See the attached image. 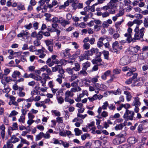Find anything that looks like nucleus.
<instances>
[{
  "label": "nucleus",
  "mask_w": 148,
  "mask_h": 148,
  "mask_svg": "<svg viewBox=\"0 0 148 148\" xmlns=\"http://www.w3.org/2000/svg\"><path fill=\"white\" fill-rule=\"evenodd\" d=\"M145 30V28L144 27H142L140 29L138 26H136L134 30L135 34L134 39H135V40H140L141 38H143Z\"/></svg>",
  "instance_id": "1"
},
{
  "label": "nucleus",
  "mask_w": 148,
  "mask_h": 148,
  "mask_svg": "<svg viewBox=\"0 0 148 148\" xmlns=\"http://www.w3.org/2000/svg\"><path fill=\"white\" fill-rule=\"evenodd\" d=\"M52 22L58 23L61 24L64 27H65L67 25H69V22L66 21L62 17H60L59 18L56 17H54L51 20Z\"/></svg>",
  "instance_id": "2"
},
{
  "label": "nucleus",
  "mask_w": 148,
  "mask_h": 148,
  "mask_svg": "<svg viewBox=\"0 0 148 148\" xmlns=\"http://www.w3.org/2000/svg\"><path fill=\"white\" fill-rule=\"evenodd\" d=\"M134 114L133 111L126 109L123 116V117L127 120H132L134 118Z\"/></svg>",
  "instance_id": "3"
},
{
  "label": "nucleus",
  "mask_w": 148,
  "mask_h": 148,
  "mask_svg": "<svg viewBox=\"0 0 148 148\" xmlns=\"http://www.w3.org/2000/svg\"><path fill=\"white\" fill-rule=\"evenodd\" d=\"M32 78L37 81H40L42 86L45 87V86L46 80L45 79H42L41 77L38 75H35L33 73L32 74Z\"/></svg>",
  "instance_id": "4"
},
{
  "label": "nucleus",
  "mask_w": 148,
  "mask_h": 148,
  "mask_svg": "<svg viewBox=\"0 0 148 148\" xmlns=\"http://www.w3.org/2000/svg\"><path fill=\"white\" fill-rule=\"evenodd\" d=\"M112 47L113 49L112 51L116 53H117L119 49H122L121 45L119 44L118 42L117 41L113 43Z\"/></svg>",
  "instance_id": "5"
},
{
  "label": "nucleus",
  "mask_w": 148,
  "mask_h": 148,
  "mask_svg": "<svg viewBox=\"0 0 148 148\" xmlns=\"http://www.w3.org/2000/svg\"><path fill=\"white\" fill-rule=\"evenodd\" d=\"M85 95L87 96L88 95V93L87 90H83L82 93L79 94V95L75 99V100L77 102L80 101L81 100V98L83 97Z\"/></svg>",
  "instance_id": "6"
},
{
  "label": "nucleus",
  "mask_w": 148,
  "mask_h": 148,
  "mask_svg": "<svg viewBox=\"0 0 148 148\" xmlns=\"http://www.w3.org/2000/svg\"><path fill=\"white\" fill-rule=\"evenodd\" d=\"M131 2V1L128 0H126L124 1V8L127 12H130L132 8L130 5Z\"/></svg>",
  "instance_id": "7"
},
{
  "label": "nucleus",
  "mask_w": 148,
  "mask_h": 148,
  "mask_svg": "<svg viewBox=\"0 0 148 148\" xmlns=\"http://www.w3.org/2000/svg\"><path fill=\"white\" fill-rule=\"evenodd\" d=\"M130 63L129 59L127 56L122 57L120 60V64L123 65H126Z\"/></svg>",
  "instance_id": "8"
},
{
  "label": "nucleus",
  "mask_w": 148,
  "mask_h": 148,
  "mask_svg": "<svg viewBox=\"0 0 148 148\" xmlns=\"http://www.w3.org/2000/svg\"><path fill=\"white\" fill-rule=\"evenodd\" d=\"M141 105L140 101V98L137 96H136L133 98V101L132 103L133 106H140Z\"/></svg>",
  "instance_id": "9"
},
{
  "label": "nucleus",
  "mask_w": 148,
  "mask_h": 148,
  "mask_svg": "<svg viewBox=\"0 0 148 148\" xmlns=\"http://www.w3.org/2000/svg\"><path fill=\"white\" fill-rule=\"evenodd\" d=\"M66 61L64 59H62L60 60H56L54 61V64H58L57 66H61L62 65H64L66 64Z\"/></svg>",
  "instance_id": "10"
},
{
  "label": "nucleus",
  "mask_w": 148,
  "mask_h": 148,
  "mask_svg": "<svg viewBox=\"0 0 148 148\" xmlns=\"http://www.w3.org/2000/svg\"><path fill=\"white\" fill-rule=\"evenodd\" d=\"M123 135H121L119 136V137L116 138L114 139L113 140V143L115 145H118L122 143L123 141H121V138L123 139V138H121L123 136Z\"/></svg>",
  "instance_id": "11"
},
{
  "label": "nucleus",
  "mask_w": 148,
  "mask_h": 148,
  "mask_svg": "<svg viewBox=\"0 0 148 148\" xmlns=\"http://www.w3.org/2000/svg\"><path fill=\"white\" fill-rule=\"evenodd\" d=\"M106 38V36H104L102 37H101L99 39L97 43V46L98 47L100 48L103 45V43L102 41Z\"/></svg>",
  "instance_id": "12"
},
{
  "label": "nucleus",
  "mask_w": 148,
  "mask_h": 148,
  "mask_svg": "<svg viewBox=\"0 0 148 148\" xmlns=\"http://www.w3.org/2000/svg\"><path fill=\"white\" fill-rule=\"evenodd\" d=\"M81 51L79 49H78L75 52V53L70 56L69 57V58L71 60H74L78 57V56L80 54Z\"/></svg>",
  "instance_id": "13"
},
{
  "label": "nucleus",
  "mask_w": 148,
  "mask_h": 148,
  "mask_svg": "<svg viewBox=\"0 0 148 148\" xmlns=\"http://www.w3.org/2000/svg\"><path fill=\"white\" fill-rule=\"evenodd\" d=\"M123 93L126 95V98L127 101L128 102L130 101L132 97L131 93L127 91H124Z\"/></svg>",
  "instance_id": "14"
},
{
  "label": "nucleus",
  "mask_w": 148,
  "mask_h": 148,
  "mask_svg": "<svg viewBox=\"0 0 148 148\" xmlns=\"http://www.w3.org/2000/svg\"><path fill=\"white\" fill-rule=\"evenodd\" d=\"M21 73L19 71H14L12 75V77L14 79L12 81H15L16 79V77H19Z\"/></svg>",
  "instance_id": "15"
},
{
  "label": "nucleus",
  "mask_w": 148,
  "mask_h": 148,
  "mask_svg": "<svg viewBox=\"0 0 148 148\" xmlns=\"http://www.w3.org/2000/svg\"><path fill=\"white\" fill-rule=\"evenodd\" d=\"M124 36L125 37L127 38L126 40L128 41V42L130 43L132 41L133 42H135V40L134 39V38L132 37L131 34L130 33H126L125 34Z\"/></svg>",
  "instance_id": "16"
},
{
  "label": "nucleus",
  "mask_w": 148,
  "mask_h": 148,
  "mask_svg": "<svg viewBox=\"0 0 148 148\" xmlns=\"http://www.w3.org/2000/svg\"><path fill=\"white\" fill-rule=\"evenodd\" d=\"M117 2V0H110L108 3L110 6L111 7V9L116 7Z\"/></svg>",
  "instance_id": "17"
},
{
  "label": "nucleus",
  "mask_w": 148,
  "mask_h": 148,
  "mask_svg": "<svg viewBox=\"0 0 148 148\" xmlns=\"http://www.w3.org/2000/svg\"><path fill=\"white\" fill-rule=\"evenodd\" d=\"M111 71L110 70H108L104 73L101 76V79L103 80L107 79V77L110 74Z\"/></svg>",
  "instance_id": "18"
},
{
  "label": "nucleus",
  "mask_w": 148,
  "mask_h": 148,
  "mask_svg": "<svg viewBox=\"0 0 148 148\" xmlns=\"http://www.w3.org/2000/svg\"><path fill=\"white\" fill-rule=\"evenodd\" d=\"M29 32L27 30H23L21 31L20 33L18 34L17 36L18 37H22L23 36H25L28 34Z\"/></svg>",
  "instance_id": "19"
},
{
  "label": "nucleus",
  "mask_w": 148,
  "mask_h": 148,
  "mask_svg": "<svg viewBox=\"0 0 148 148\" xmlns=\"http://www.w3.org/2000/svg\"><path fill=\"white\" fill-rule=\"evenodd\" d=\"M140 49V47L138 45L135 47H131L130 48L131 51L134 53H137Z\"/></svg>",
  "instance_id": "20"
},
{
  "label": "nucleus",
  "mask_w": 148,
  "mask_h": 148,
  "mask_svg": "<svg viewBox=\"0 0 148 148\" xmlns=\"http://www.w3.org/2000/svg\"><path fill=\"white\" fill-rule=\"evenodd\" d=\"M135 56L137 58L139 57L140 59L142 60L145 59L147 58L146 53H141L139 54H136L135 55Z\"/></svg>",
  "instance_id": "21"
},
{
  "label": "nucleus",
  "mask_w": 148,
  "mask_h": 148,
  "mask_svg": "<svg viewBox=\"0 0 148 148\" xmlns=\"http://www.w3.org/2000/svg\"><path fill=\"white\" fill-rule=\"evenodd\" d=\"M5 127L4 125H2L0 126V130H1V137L3 138H4L5 136Z\"/></svg>",
  "instance_id": "22"
},
{
  "label": "nucleus",
  "mask_w": 148,
  "mask_h": 148,
  "mask_svg": "<svg viewBox=\"0 0 148 148\" xmlns=\"http://www.w3.org/2000/svg\"><path fill=\"white\" fill-rule=\"evenodd\" d=\"M9 140L13 143H15L17 142L19 140V139L17 138L16 136L14 135L12 136L11 137L10 139Z\"/></svg>",
  "instance_id": "23"
},
{
  "label": "nucleus",
  "mask_w": 148,
  "mask_h": 148,
  "mask_svg": "<svg viewBox=\"0 0 148 148\" xmlns=\"http://www.w3.org/2000/svg\"><path fill=\"white\" fill-rule=\"evenodd\" d=\"M143 82L140 80L139 79H138L134 81L133 82V85L134 86H140L142 85Z\"/></svg>",
  "instance_id": "24"
},
{
  "label": "nucleus",
  "mask_w": 148,
  "mask_h": 148,
  "mask_svg": "<svg viewBox=\"0 0 148 148\" xmlns=\"http://www.w3.org/2000/svg\"><path fill=\"white\" fill-rule=\"evenodd\" d=\"M102 61V60L99 56H97L95 59L92 60V62L94 64H97L98 62H100Z\"/></svg>",
  "instance_id": "25"
},
{
  "label": "nucleus",
  "mask_w": 148,
  "mask_h": 148,
  "mask_svg": "<svg viewBox=\"0 0 148 148\" xmlns=\"http://www.w3.org/2000/svg\"><path fill=\"white\" fill-rule=\"evenodd\" d=\"M110 93H111L115 95H120L122 93V90L121 89L118 88L116 90L111 91Z\"/></svg>",
  "instance_id": "26"
},
{
  "label": "nucleus",
  "mask_w": 148,
  "mask_h": 148,
  "mask_svg": "<svg viewBox=\"0 0 148 148\" xmlns=\"http://www.w3.org/2000/svg\"><path fill=\"white\" fill-rule=\"evenodd\" d=\"M79 119L78 118H75L73 120H72V122H76L75 123V125L77 127H79L80 126L81 124L82 123H79L77 121H79Z\"/></svg>",
  "instance_id": "27"
},
{
  "label": "nucleus",
  "mask_w": 148,
  "mask_h": 148,
  "mask_svg": "<svg viewBox=\"0 0 148 148\" xmlns=\"http://www.w3.org/2000/svg\"><path fill=\"white\" fill-rule=\"evenodd\" d=\"M128 142L130 144H134L137 141L136 140L134 137H131L128 139Z\"/></svg>",
  "instance_id": "28"
},
{
  "label": "nucleus",
  "mask_w": 148,
  "mask_h": 148,
  "mask_svg": "<svg viewBox=\"0 0 148 148\" xmlns=\"http://www.w3.org/2000/svg\"><path fill=\"white\" fill-rule=\"evenodd\" d=\"M90 63L88 62H86L82 64V69L86 70L87 68L90 66Z\"/></svg>",
  "instance_id": "29"
},
{
  "label": "nucleus",
  "mask_w": 148,
  "mask_h": 148,
  "mask_svg": "<svg viewBox=\"0 0 148 148\" xmlns=\"http://www.w3.org/2000/svg\"><path fill=\"white\" fill-rule=\"evenodd\" d=\"M64 95L65 97H72L74 95V94L71 92L70 90H68L65 92Z\"/></svg>",
  "instance_id": "30"
},
{
  "label": "nucleus",
  "mask_w": 148,
  "mask_h": 148,
  "mask_svg": "<svg viewBox=\"0 0 148 148\" xmlns=\"http://www.w3.org/2000/svg\"><path fill=\"white\" fill-rule=\"evenodd\" d=\"M75 66L73 67V69L75 71H79L80 69V66L79 64L78 63H75L74 64Z\"/></svg>",
  "instance_id": "31"
},
{
  "label": "nucleus",
  "mask_w": 148,
  "mask_h": 148,
  "mask_svg": "<svg viewBox=\"0 0 148 148\" xmlns=\"http://www.w3.org/2000/svg\"><path fill=\"white\" fill-rule=\"evenodd\" d=\"M79 61L81 62L84 60L85 59H86L88 60V58L87 57L85 53V54H81L80 56H79Z\"/></svg>",
  "instance_id": "32"
},
{
  "label": "nucleus",
  "mask_w": 148,
  "mask_h": 148,
  "mask_svg": "<svg viewBox=\"0 0 148 148\" xmlns=\"http://www.w3.org/2000/svg\"><path fill=\"white\" fill-rule=\"evenodd\" d=\"M19 137L21 139V143L27 144V145H29V143L25 139L23 138L21 136H19Z\"/></svg>",
  "instance_id": "33"
},
{
  "label": "nucleus",
  "mask_w": 148,
  "mask_h": 148,
  "mask_svg": "<svg viewBox=\"0 0 148 148\" xmlns=\"http://www.w3.org/2000/svg\"><path fill=\"white\" fill-rule=\"evenodd\" d=\"M88 74L86 72V70L83 69L78 72V75L79 76L84 75L86 76Z\"/></svg>",
  "instance_id": "34"
},
{
  "label": "nucleus",
  "mask_w": 148,
  "mask_h": 148,
  "mask_svg": "<svg viewBox=\"0 0 148 148\" xmlns=\"http://www.w3.org/2000/svg\"><path fill=\"white\" fill-rule=\"evenodd\" d=\"M44 42L47 46L53 45V40L52 39L45 40Z\"/></svg>",
  "instance_id": "35"
},
{
  "label": "nucleus",
  "mask_w": 148,
  "mask_h": 148,
  "mask_svg": "<svg viewBox=\"0 0 148 148\" xmlns=\"http://www.w3.org/2000/svg\"><path fill=\"white\" fill-rule=\"evenodd\" d=\"M32 103H28L27 102L24 103V104L23 105L22 108L26 109L29 108L31 106Z\"/></svg>",
  "instance_id": "36"
},
{
  "label": "nucleus",
  "mask_w": 148,
  "mask_h": 148,
  "mask_svg": "<svg viewBox=\"0 0 148 148\" xmlns=\"http://www.w3.org/2000/svg\"><path fill=\"white\" fill-rule=\"evenodd\" d=\"M65 101L66 102H69L70 104H71L74 102V100L68 97H65L64 98Z\"/></svg>",
  "instance_id": "37"
},
{
  "label": "nucleus",
  "mask_w": 148,
  "mask_h": 148,
  "mask_svg": "<svg viewBox=\"0 0 148 148\" xmlns=\"http://www.w3.org/2000/svg\"><path fill=\"white\" fill-rule=\"evenodd\" d=\"M29 51L32 52H36L37 53V50L35 46L31 45L29 48Z\"/></svg>",
  "instance_id": "38"
},
{
  "label": "nucleus",
  "mask_w": 148,
  "mask_h": 148,
  "mask_svg": "<svg viewBox=\"0 0 148 148\" xmlns=\"http://www.w3.org/2000/svg\"><path fill=\"white\" fill-rule=\"evenodd\" d=\"M42 137H43V132H41L38 134L36 136V140L38 141L40 140Z\"/></svg>",
  "instance_id": "39"
},
{
  "label": "nucleus",
  "mask_w": 148,
  "mask_h": 148,
  "mask_svg": "<svg viewBox=\"0 0 148 148\" xmlns=\"http://www.w3.org/2000/svg\"><path fill=\"white\" fill-rule=\"evenodd\" d=\"M46 64L49 67H51L53 65L54 63V61L51 62V59L50 58H49L46 61Z\"/></svg>",
  "instance_id": "40"
},
{
  "label": "nucleus",
  "mask_w": 148,
  "mask_h": 148,
  "mask_svg": "<svg viewBox=\"0 0 148 148\" xmlns=\"http://www.w3.org/2000/svg\"><path fill=\"white\" fill-rule=\"evenodd\" d=\"M132 69V67H131L129 66H125L123 67L122 71H123L125 72L131 71Z\"/></svg>",
  "instance_id": "41"
},
{
  "label": "nucleus",
  "mask_w": 148,
  "mask_h": 148,
  "mask_svg": "<svg viewBox=\"0 0 148 148\" xmlns=\"http://www.w3.org/2000/svg\"><path fill=\"white\" fill-rule=\"evenodd\" d=\"M42 31H41L39 32L38 34H37L36 38L37 40H41L43 37Z\"/></svg>",
  "instance_id": "42"
},
{
  "label": "nucleus",
  "mask_w": 148,
  "mask_h": 148,
  "mask_svg": "<svg viewBox=\"0 0 148 148\" xmlns=\"http://www.w3.org/2000/svg\"><path fill=\"white\" fill-rule=\"evenodd\" d=\"M102 53L103 54L104 58L108 60L109 59V52L106 51H103Z\"/></svg>",
  "instance_id": "43"
},
{
  "label": "nucleus",
  "mask_w": 148,
  "mask_h": 148,
  "mask_svg": "<svg viewBox=\"0 0 148 148\" xmlns=\"http://www.w3.org/2000/svg\"><path fill=\"white\" fill-rule=\"evenodd\" d=\"M124 101V98L123 96L121 95L119 97V100L116 102L115 101V104H119L121 102H123Z\"/></svg>",
  "instance_id": "44"
},
{
  "label": "nucleus",
  "mask_w": 148,
  "mask_h": 148,
  "mask_svg": "<svg viewBox=\"0 0 148 148\" xmlns=\"http://www.w3.org/2000/svg\"><path fill=\"white\" fill-rule=\"evenodd\" d=\"M47 51L45 48L43 47H42L41 49H39L37 50V53H36V55H38L39 53L46 52Z\"/></svg>",
  "instance_id": "45"
},
{
  "label": "nucleus",
  "mask_w": 148,
  "mask_h": 148,
  "mask_svg": "<svg viewBox=\"0 0 148 148\" xmlns=\"http://www.w3.org/2000/svg\"><path fill=\"white\" fill-rule=\"evenodd\" d=\"M143 22V21L141 20L135 19L134 20V24H136V26H138V27Z\"/></svg>",
  "instance_id": "46"
},
{
  "label": "nucleus",
  "mask_w": 148,
  "mask_h": 148,
  "mask_svg": "<svg viewBox=\"0 0 148 148\" xmlns=\"http://www.w3.org/2000/svg\"><path fill=\"white\" fill-rule=\"evenodd\" d=\"M123 127V125L122 124L117 125L115 127V129L116 130H121Z\"/></svg>",
  "instance_id": "47"
},
{
  "label": "nucleus",
  "mask_w": 148,
  "mask_h": 148,
  "mask_svg": "<svg viewBox=\"0 0 148 148\" xmlns=\"http://www.w3.org/2000/svg\"><path fill=\"white\" fill-rule=\"evenodd\" d=\"M62 87H64L65 86L67 88H69L71 85L70 83L67 82H64L62 85Z\"/></svg>",
  "instance_id": "48"
},
{
  "label": "nucleus",
  "mask_w": 148,
  "mask_h": 148,
  "mask_svg": "<svg viewBox=\"0 0 148 148\" xmlns=\"http://www.w3.org/2000/svg\"><path fill=\"white\" fill-rule=\"evenodd\" d=\"M7 147L8 148H13V145L12 142L9 140L7 142Z\"/></svg>",
  "instance_id": "49"
},
{
  "label": "nucleus",
  "mask_w": 148,
  "mask_h": 148,
  "mask_svg": "<svg viewBox=\"0 0 148 148\" xmlns=\"http://www.w3.org/2000/svg\"><path fill=\"white\" fill-rule=\"evenodd\" d=\"M74 70L73 68H71L70 67H68L67 68L66 71L69 74L71 75L73 73Z\"/></svg>",
  "instance_id": "50"
},
{
  "label": "nucleus",
  "mask_w": 148,
  "mask_h": 148,
  "mask_svg": "<svg viewBox=\"0 0 148 148\" xmlns=\"http://www.w3.org/2000/svg\"><path fill=\"white\" fill-rule=\"evenodd\" d=\"M74 131L75 132V134L77 136H79L82 133V131L79 130L78 128H75L74 129Z\"/></svg>",
  "instance_id": "51"
},
{
  "label": "nucleus",
  "mask_w": 148,
  "mask_h": 148,
  "mask_svg": "<svg viewBox=\"0 0 148 148\" xmlns=\"http://www.w3.org/2000/svg\"><path fill=\"white\" fill-rule=\"evenodd\" d=\"M60 142L61 144H62L64 148H68L69 146V143H67L66 142H64L62 140H61Z\"/></svg>",
  "instance_id": "52"
},
{
  "label": "nucleus",
  "mask_w": 148,
  "mask_h": 148,
  "mask_svg": "<svg viewBox=\"0 0 148 148\" xmlns=\"http://www.w3.org/2000/svg\"><path fill=\"white\" fill-rule=\"evenodd\" d=\"M136 71V69L135 68L132 67V69H131V71H129V72H128L127 74V76H131L133 72H134Z\"/></svg>",
  "instance_id": "53"
},
{
  "label": "nucleus",
  "mask_w": 148,
  "mask_h": 148,
  "mask_svg": "<svg viewBox=\"0 0 148 148\" xmlns=\"http://www.w3.org/2000/svg\"><path fill=\"white\" fill-rule=\"evenodd\" d=\"M90 50L92 55L94 53L97 54L99 52L98 49L96 48H92L90 49Z\"/></svg>",
  "instance_id": "54"
},
{
  "label": "nucleus",
  "mask_w": 148,
  "mask_h": 148,
  "mask_svg": "<svg viewBox=\"0 0 148 148\" xmlns=\"http://www.w3.org/2000/svg\"><path fill=\"white\" fill-rule=\"evenodd\" d=\"M18 112L14 110L12 111L8 116L9 117H11L12 116H16L18 114Z\"/></svg>",
  "instance_id": "55"
},
{
  "label": "nucleus",
  "mask_w": 148,
  "mask_h": 148,
  "mask_svg": "<svg viewBox=\"0 0 148 148\" xmlns=\"http://www.w3.org/2000/svg\"><path fill=\"white\" fill-rule=\"evenodd\" d=\"M60 140H59L58 139L53 138V143L55 144H60L61 145Z\"/></svg>",
  "instance_id": "56"
},
{
  "label": "nucleus",
  "mask_w": 148,
  "mask_h": 148,
  "mask_svg": "<svg viewBox=\"0 0 148 148\" xmlns=\"http://www.w3.org/2000/svg\"><path fill=\"white\" fill-rule=\"evenodd\" d=\"M96 148L99 147L101 145V143L99 140H96L94 141Z\"/></svg>",
  "instance_id": "57"
},
{
  "label": "nucleus",
  "mask_w": 148,
  "mask_h": 148,
  "mask_svg": "<svg viewBox=\"0 0 148 148\" xmlns=\"http://www.w3.org/2000/svg\"><path fill=\"white\" fill-rule=\"evenodd\" d=\"M108 113L105 111H103L101 114V116L103 117V118H106L108 116Z\"/></svg>",
  "instance_id": "58"
},
{
  "label": "nucleus",
  "mask_w": 148,
  "mask_h": 148,
  "mask_svg": "<svg viewBox=\"0 0 148 148\" xmlns=\"http://www.w3.org/2000/svg\"><path fill=\"white\" fill-rule=\"evenodd\" d=\"M32 74L30 73L29 74L27 73H25L23 75V77L24 78H32Z\"/></svg>",
  "instance_id": "59"
},
{
  "label": "nucleus",
  "mask_w": 148,
  "mask_h": 148,
  "mask_svg": "<svg viewBox=\"0 0 148 148\" xmlns=\"http://www.w3.org/2000/svg\"><path fill=\"white\" fill-rule=\"evenodd\" d=\"M17 8L20 10H23L25 9L24 5L21 4H20L18 5Z\"/></svg>",
  "instance_id": "60"
},
{
  "label": "nucleus",
  "mask_w": 148,
  "mask_h": 148,
  "mask_svg": "<svg viewBox=\"0 0 148 148\" xmlns=\"http://www.w3.org/2000/svg\"><path fill=\"white\" fill-rule=\"evenodd\" d=\"M99 77V76H97L95 77L91 78V81L92 83H96L98 81V79Z\"/></svg>",
  "instance_id": "61"
},
{
  "label": "nucleus",
  "mask_w": 148,
  "mask_h": 148,
  "mask_svg": "<svg viewBox=\"0 0 148 148\" xmlns=\"http://www.w3.org/2000/svg\"><path fill=\"white\" fill-rule=\"evenodd\" d=\"M90 45L88 43H84L83 45V49H84L88 50L89 49Z\"/></svg>",
  "instance_id": "62"
},
{
  "label": "nucleus",
  "mask_w": 148,
  "mask_h": 148,
  "mask_svg": "<svg viewBox=\"0 0 148 148\" xmlns=\"http://www.w3.org/2000/svg\"><path fill=\"white\" fill-rule=\"evenodd\" d=\"M34 45L35 47H38L40 45L41 43L40 41L38 40H35L33 42Z\"/></svg>",
  "instance_id": "63"
},
{
  "label": "nucleus",
  "mask_w": 148,
  "mask_h": 148,
  "mask_svg": "<svg viewBox=\"0 0 148 148\" xmlns=\"http://www.w3.org/2000/svg\"><path fill=\"white\" fill-rule=\"evenodd\" d=\"M57 99L58 103L60 104H62L64 102V99L61 97L57 98Z\"/></svg>",
  "instance_id": "64"
}]
</instances>
